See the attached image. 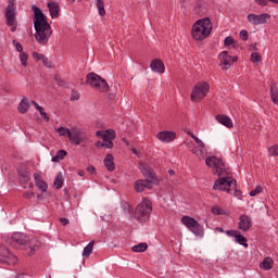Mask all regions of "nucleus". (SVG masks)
<instances>
[{
	"label": "nucleus",
	"instance_id": "nucleus-59",
	"mask_svg": "<svg viewBox=\"0 0 278 278\" xmlns=\"http://www.w3.org/2000/svg\"><path fill=\"white\" fill-rule=\"evenodd\" d=\"M169 175H175V170L168 169Z\"/></svg>",
	"mask_w": 278,
	"mask_h": 278
},
{
	"label": "nucleus",
	"instance_id": "nucleus-12",
	"mask_svg": "<svg viewBox=\"0 0 278 278\" xmlns=\"http://www.w3.org/2000/svg\"><path fill=\"white\" fill-rule=\"evenodd\" d=\"M268 20H270V14L263 13V14H254L250 13L248 14V21L251 23V25H266L268 23Z\"/></svg>",
	"mask_w": 278,
	"mask_h": 278
},
{
	"label": "nucleus",
	"instance_id": "nucleus-5",
	"mask_svg": "<svg viewBox=\"0 0 278 278\" xmlns=\"http://www.w3.org/2000/svg\"><path fill=\"white\" fill-rule=\"evenodd\" d=\"M87 84L94 88V90H98V92H108L110 90V85L99 74L89 73L87 75Z\"/></svg>",
	"mask_w": 278,
	"mask_h": 278
},
{
	"label": "nucleus",
	"instance_id": "nucleus-45",
	"mask_svg": "<svg viewBox=\"0 0 278 278\" xmlns=\"http://www.w3.org/2000/svg\"><path fill=\"white\" fill-rule=\"evenodd\" d=\"M13 46L15 47L18 53H23V45H21V42L13 40Z\"/></svg>",
	"mask_w": 278,
	"mask_h": 278
},
{
	"label": "nucleus",
	"instance_id": "nucleus-17",
	"mask_svg": "<svg viewBox=\"0 0 278 278\" xmlns=\"http://www.w3.org/2000/svg\"><path fill=\"white\" fill-rule=\"evenodd\" d=\"M150 68L153 73H159L160 75L164 74L166 67L164 66V62L160 59H154L150 63Z\"/></svg>",
	"mask_w": 278,
	"mask_h": 278
},
{
	"label": "nucleus",
	"instance_id": "nucleus-10",
	"mask_svg": "<svg viewBox=\"0 0 278 278\" xmlns=\"http://www.w3.org/2000/svg\"><path fill=\"white\" fill-rule=\"evenodd\" d=\"M36 240H29V237L23 232H15L9 239L10 244H18L20 247H25V244H34Z\"/></svg>",
	"mask_w": 278,
	"mask_h": 278
},
{
	"label": "nucleus",
	"instance_id": "nucleus-31",
	"mask_svg": "<svg viewBox=\"0 0 278 278\" xmlns=\"http://www.w3.org/2000/svg\"><path fill=\"white\" fill-rule=\"evenodd\" d=\"M92 249H94V241L89 242L83 251V257H90L92 255Z\"/></svg>",
	"mask_w": 278,
	"mask_h": 278
},
{
	"label": "nucleus",
	"instance_id": "nucleus-3",
	"mask_svg": "<svg viewBox=\"0 0 278 278\" xmlns=\"http://www.w3.org/2000/svg\"><path fill=\"white\" fill-rule=\"evenodd\" d=\"M213 27L214 25L212 24V20H210V17L198 20L191 28L192 38L195 40H205V38L212 34Z\"/></svg>",
	"mask_w": 278,
	"mask_h": 278
},
{
	"label": "nucleus",
	"instance_id": "nucleus-50",
	"mask_svg": "<svg viewBox=\"0 0 278 278\" xmlns=\"http://www.w3.org/2000/svg\"><path fill=\"white\" fill-rule=\"evenodd\" d=\"M226 235H228L230 238H236L238 230H226Z\"/></svg>",
	"mask_w": 278,
	"mask_h": 278
},
{
	"label": "nucleus",
	"instance_id": "nucleus-53",
	"mask_svg": "<svg viewBox=\"0 0 278 278\" xmlns=\"http://www.w3.org/2000/svg\"><path fill=\"white\" fill-rule=\"evenodd\" d=\"M87 173L94 174V173H97V169L94 168V166L89 165V166L87 167Z\"/></svg>",
	"mask_w": 278,
	"mask_h": 278
},
{
	"label": "nucleus",
	"instance_id": "nucleus-16",
	"mask_svg": "<svg viewBox=\"0 0 278 278\" xmlns=\"http://www.w3.org/2000/svg\"><path fill=\"white\" fill-rule=\"evenodd\" d=\"M153 184L151 180L149 179H139L136 180L134 184L135 190L136 192H144V189L147 188L148 190H153Z\"/></svg>",
	"mask_w": 278,
	"mask_h": 278
},
{
	"label": "nucleus",
	"instance_id": "nucleus-28",
	"mask_svg": "<svg viewBox=\"0 0 278 278\" xmlns=\"http://www.w3.org/2000/svg\"><path fill=\"white\" fill-rule=\"evenodd\" d=\"M62 186H64V176H62V173H59L54 179L53 187L55 190H60Z\"/></svg>",
	"mask_w": 278,
	"mask_h": 278
},
{
	"label": "nucleus",
	"instance_id": "nucleus-2",
	"mask_svg": "<svg viewBox=\"0 0 278 278\" xmlns=\"http://www.w3.org/2000/svg\"><path fill=\"white\" fill-rule=\"evenodd\" d=\"M33 11L35 14L34 17V27H35V39L39 45H47L49 38H51V25L47 22V17L42 13L40 8L33 5Z\"/></svg>",
	"mask_w": 278,
	"mask_h": 278
},
{
	"label": "nucleus",
	"instance_id": "nucleus-49",
	"mask_svg": "<svg viewBox=\"0 0 278 278\" xmlns=\"http://www.w3.org/2000/svg\"><path fill=\"white\" fill-rule=\"evenodd\" d=\"M43 66H47V68H51V62L49 61L48 58L43 56V59H41Z\"/></svg>",
	"mask_w": 278,
	"mask_h": 278
},
{
	"label": "nucleus",
	"instance_id": "nucleus-41",
	"mask_svg": "<svg viewBox=\"0 0 278 278\" xmlns=\"http://www.w3.org/2000/svg\"><path fill=\"white\" fill-rule=\"evenodd\" d=\"M207 12V9L205 7L195 5V13L200 16H203Z\"/></svg>",
	"mask_w": 278,
	"mask_h": 278
},
{
	"label": "nucleus",
	"instance_id": "nucleus-33",
	"mask_svg": "<svg viewBox=\"0 0 278 278\" xmlns=\"http://www.w3.org/2000/svg\"><path fill=\"white\" fill-rule=\"evenodd\" d=\"M96 147L97 149H112L114 147V142L97 141Z\"/></svg>",
	"mask_w": 278,
	"mask_h": 278
},
{
	"label": "nucleus",
	"instance_id": "nucleus-7",
	"mask_svg": "<svg viewBox=\"0 0 278 278\" xmlns=\"http://www.w3.org/2000/svg\"><path fill=\"white\" fill-rule=\"evenodd\" d=\"M210 92V84L207 83H198L191 90L190 99L192 103H199L202 99L207 97Z\"/></svg>",
	"mask_w": 278,
	"mask_h": 278
},
{
	"label": "nucleus",
	"instance_id": "nucleus-13",
	"mask_svg": "<svg viewBox=\"0 0 278 278\" xmlns=\"http://www.w3.org/2000/svg\"><path fill=\"white\" fill-rule=\"evenodd\" d=\"M156 138L160 140V142L168 144L169 142L175 141L177 134L173 130H163L156 134Z\"/></svg>",
	"mask_w": 278,
	"mask_h": 278
},
{
	"label": "nucleus",
	"instance_id": "nucleus-15",
	"mask_svg": "<svg viewBox=\"0 0 278 278\" xmlns=\"http://www.w3.org/2000/svg\"><path fill=\"white\" fill-rule=\"evenodd\" d=\"M68 140L73 144H76V147H79V144H81V142H84V135H81V130H79L77 128L70 130Z\"/></svg>",
	"mask_w": 278,
	"mask_h": 278
},
{
	"label": "nucleus",
	"instance_id": "nucleus-29",
	"mask_svg": "<svg viewBox=\"0 0 278 278\" xmlns=\"http://www.w3.org/2000/svg\"><path fill=\"white\" fill-rule=\"evenodd\" d=\"M273 265H274L273 258H270V257H265V258L263 260V262L260 264V267H261L263 270H270V268H273Z\"/></svg>",
	"mask_w": 278,
	"mask_h": 278
},
{
	"label": "nucleus",
	"instance_id": "nucleus-61",
	"mask_svg": "<svg viewBox=\"0 0 278 278\" xmlns=\"http://www.w3.org/2000/svg\"><path fill=\"white\" fill-rule=\"evenodd\" d=\"M68 1V3H74L75 2V0H67Z\"/></svg>",
	"mask_w": 278,
	"mask_h": 278
},
{
	"label": "nucleus",
	"instance_id": "nucleus-34",
	"mask_svg": "<svg viewBox=\"0 0 278 278\" xmlns=\"http://www.w3.org/2000/svg\"><path fill=\"white\" fill-rule=\"evenodd\" d=\"M212 214H215V216H225L226 212L220 207L219 205H214L211 210Z\"/></svg>",
	"mask_w": 278,
	"mask_h": 278
},
{
	"label": "nucleus",
	"instance_id": "nucleus-9",
	"mask_svg": "<svg viewBox=\"0 0 278 278\" xmlns=\"http://www.w3.org/2000/svg\"><path fill=\"white\" fill-rule=\"evenodd\" d=\"M218 60L222 71H229L235 62H238V56L229 55V52L223 51L218 54Z\"/></svg>",
	"mask_w": 278,
	"mask_h": 278
},
{
	"label": "nucleus",
	"instance_id": "nucleus-43",
	"mask_svg": "<svg viewBox=\"0 0 278 278\" xmlns=\"http://www.w3.org/2000/svg\"><path fill=\"white\" fill-rule=\"evenodd\" d=\"M27 60L28 56L25 52L20 53V61L22 62V65L27 66Z\"/></svg>",
	"mask_w": 278,
	"mask_h": 278
},
{
	"label": "nucleus",
	"instance_id": "nucleus-63",
	"mask_svg": "<svg viewBox=\"0 0 278 278\" xmlns=\"http://www.w3.org/2000/svg\"><path fill=\"white\" fill-rule=\"evenodd\" d=\"M78 1H81V0H78Z\"/></svg>",
	"mask_w": 278,
	"mask_h": 278
},
{
	"label": "nucleus",
	"instance_id": "nucleus-8",
	"mask_svg": "<svg viewBox=\"0 0 278 278\" xmlns=\"http://www.w3.org/2000/svg\"><path fill=\"white\" fill-rule=\"evenodd\" d=\"M7 25L11 27V31H16V2L9 0V4L5 9Z\"/></svg>",
	"mask_w": 278,
	"mask_h": 278
},
{
	"label": "nucleus",
	"instance_id": "nucleus-27",
	"mask_svg": "<svg viewBox=\"0 0 278 278\" xmlns=\"http://www.w3.org/2000/svg\"><path fill=\"white\" fill-rule=\"evenodd\" d=\"M270 99L275 105H278V88L277 85H270Z\"/></svg>",
	"mask_w": 278,
	"mask_h": 278
},
{
	"label": "nucleus",
	"instance_id": "nucleus-21",
	"mask_svg": "<svg viewBox=\"0 0 278 278\" xmlns=\"http://www.w3.org/2000/svg\"><path fill=\"white\" fill-rule=\"evenodd\" d=\"M252 219L248 215H241L239 217V229L241 231H247L248 229H251Z\"/></svg>",
	"mask_w": 278,
	"mask_h": 278
},
{
	"label": "nucleus",
	"instance_id": "nucleus-1",
	"mask_svg": "<svg viewBox=\"0 0 278 278\" xmlns=\"http://www.w3.org/2000/svg\"><path fill=\"white\" fill-rule=\"evenodd\" d=\"M205 164L213 169L215 175H218V179L214 182V190L224 192H231L236 188V180L231 177V174L225 167L223 160L216 156H208L205 159Z\"/></svg>",
	"mask_w": 278,
	"mask_h": 278
},
{
	"label": "nucleus",
	"instance_id": "nucleus-42",
	"mask_svg": "<svg viewBox=\"0 0 278 278\" xmlns=\"http://www.w3.org/2000/svg\"><path fill=\"white\" fill-rule=\"evenodd\" d=\"M264 189L262 186L256 187L254 190L250 191V197H257V194H262Z\"/></svg>",
	"mask_w": 278,
	"mask_h": 278
},
{
	"label": "nucleus",
	"instance_id": "nucleus-22",
	"mask_svg": "<svg viewBox=\"0 0 278 278\" xmlns=\"http://www.w3.org/2000/svg\"><path fill=\"white\" fill-rule=\"evenodd\" d=\"M141 173H142L143 177H146L148 179H151L150 181L152 184H154L155 186H157V184H160V180L157 179V176L149 167H142Z\"/></svg>",
	"mask_w": 278,
	"mask_h": 278
},
{
	"label": "nucleus",
	"instance_id": "nucleus-48",
	"mask_svg": "<svg viewBox=\"0 0 278 278\" xmlns=\"http://www.w3.org/2000/svg\"><path fill=\"white\" fill-rule=\"evenodd\" d=\"M240 38L243 39L244 41L249 40V31L247 30H241L239 34Z\"/></svg>",
	"mask_w": 278,
	"mask_h": 278
},
{
	"label": "nucleus",
	"instance_id": "nucleus-6",
	"mask_svg": "<svg viewBox=\"0 0 278 278\" xmlns=\"http://www.w3.org/2000/svg\"><path fill=\"white\" fill-rule=\"evenodd\" d=\"M181 223L191 231L192 235L197 236L198 238H203L205 236V230L203 229V226L197 222V219L190 217V216H182Z\"/></svg>",
	"mask_w": 278,
	"mask_h": 278
},
{
	"label": "nucleus",
	"instance_id": "nucleus-46",
	"mask_svg": "<svg viewBox=\"0 0 278 278\" xmlns=\"http://www.w3.org/2000/svg\"><path fill=\"white\" fill-rule=\"evenodd\" d=\"M33 58H34V60H36V62H38L40 60H45V54L38 53V52H33Z\"/></svg>",
	"mask_w": 278,
	"mask_h": 278
},
{
	"label": "nucleus",
	"instance_id": "nucleus-36",
	"mask_svg": "<svg viewBox=\"0 0 278 278\" xmlns=\"http://www.w3.org/2000/svg\"><path fill=\"white\" fill-rule=\"evenodd\" d=\"M97 8L100 16H105V4L103 0H97Z\"/></svg>",
	"mask_w": 278,
	"mask_h": 278
},
{
	"label": "nucleus",
	"instance_id": "nucleus-39",
	"mask_svg": "<svg viewBox=\"0 0 278 278\" xmlns=\"http://www.w3.org/2000/svg\"><path fill=\"white\" fill-rule=\"evenodd\" d=\"M250 60H251V62H253V64H260V62H262V55H260V53H257V52H253L251 54Z\"/></svg>",
	"mask_w": 278,
	"mask_h": 278
},
{
	"label": "nucleus",
	"instance_id": "nucleus-35",
	"mask_svg": "<svg viewBox=\"0 0 278 278\" xmlns=\"http://www.w3.org/2000/svg\"><path fill=\"white\" fill-rule=\"evenodd\" d=\"M224 45L225 47H228V49H233V47H236V40L233 39V37L228 36L225 38Z\"/></svg>",
	"mask_w": 278,
	"mask_h": 278
},
{
	"label": "nucleus",
	"instance_id": "nucleus-55",
	"mask_svg": "<svg viewBox=\"0 0 278 278\" xmlns=\"http://www.w3.org/2000/svg\"><path fill=\"white\" fill-rule=\"evenodd\" d=\"M258 5H267L266 0H255Z\"/></svg>",
	"mask_w": 278,
	"mask_h": 278
},
{
	"label": "nucleus",
	"instance_id": "nucleus-23",
	"mask_svg": "<svg viewBox=\"0 0 278 278\" xmlns=\"http://www.w3.org/2000/svg\"><path fill=\"white\" fill-rule=\"evenodd\" d=\"M48 9L51 15V18H58L60 16V3L55 1L48 2Z\"/></svg>",
	"mask_w": 278,
	"mask_h": 278
},
{
	"label": "nucleus",
	"instance_id": "nucleus-52",
	"mask_svg": "<svg viewBox=\"0 0 278 278\" xmlns=\"http://www.w3.org/2000/svg\"><path fill=\"white\" fill-rule=\"evenodd\" d=\"M60 223L63 225V227H66V225H68L70 222L68 218L61 217Z\"/></svg>",
	"mask_w": 278,
	"mask_h": 278
},
{
	"label": "nucleus",
	"instance_id": "nucleus-57",
	"mask_svg": "<svg viewBox=\"0 0 278 278\" xmlns=\"http://www.w3.org/2000/svg\"><path fill=\"white\" fill-rule=\"evenodd\" d=\"M216 231H219V233H225V229L220 228V227H217L215 228Z\"/></svg>",
	"mask_w": 278,
	"mask_h": 278
},
{
	"label": "nucleus",
	"instance_id": "nucleus-37",
	"mask_svg": "<svg viewBox=\"0 0 278 278\" xmlns=\"http://www.w3.org/2000/svg\"><path fill=\"white\" fill-rule=\"evenodd\" d=\"M236 242H238V244H241L242 247H249V244H247V239L244 236H242L240 232H237V236L235 237Z\"/></svg>",
	"mask_w": 278,
	"mask_h": 278
},
{
	"label": "nucleus",
	"instance_id": "nucleus-4",
	"mask_svg": "<svg viewBox=\"0 0 278 278\" xmlns=\"http://www.w3.org/2000/svg\"><path fill=\"white\" fill-rule=\"evenodd\" d=\"M152 212L153 205L151 204V200L143 198L141 203L135 208L134 218L138 220V223H148Z\"/></svg>",
	"mask_w": 278,
	"mask_h": 278
},
{
	"label": "nucleus",
	"instance_id": "nucleus-51",
	"mask_svg": "<svg viewBox=\"0 0 278 278\" xmlns=\"http://www.w3.org/2000/svg\"><path fill=\"white\" fill-rule=\"evenodd\" d=\"M71 101H79V93L73 91L71 96Z\"/></svg>",
	"mask_w": 278,
	"mask_h": 278
},
{
	"label": "nucleus",
	"instance_id": "nucleus-26",
	"mask_svg": "<svg viewBox=\"0 0 278 278\" xmlns=\"http://www.w3.org/2000/svg\"><path fill=\"white\" fill-rule=\"evenodd\" d=\"M31 104L35 106L36 110H38L40 116L43 118V121H46V123H49V121H51L49 115H47V112H45V109L40 106L38 102L33 101Z\"/></svg>",
	"mask_w": 278,
	"mask_h": 278
},
{
	"label": "nucleus",
	"instance_id": "nucleus-30",
	"mask_svg": "<svg viewBox=\"0 0 278 278\" xmlns=\"http://www.w3.org/2000/svg\"><path fill=\"white\" fill-rule=\"evenodd\" d=\"M147 249H149V244H147V242H142L137 245H134L131 248V251L134 253H144V251H147Z\"/></svg>",
	"mask_w": 278,
	"mask_h": 278
},
{
	"label": "nucleus",
	"instance_id": "nucleus-38",
	"mask_svg": "<svg viewBox=\"0 0 278 278\" xmlns=\"http://www.w3.org/2000/svg\"><path fill=\"white\" fill-rule=\"evenodd\" d=\"M56 132L59 134V136H64L65 138H68L71 136V129L66 127H59L56 129Z\"/></svg>",
	"mask_w": 278,
	"mask_h": 278
},
{
	"label": "nucleus",
	"instance_id": "nucleus-24",
	"mask_svg": "<svg viewBox=\"0 0 278 278\" xmlns=\"http://www.w3.org/2000/svg\"><path fill=\"white\" fill-rule=\"evenodd\" d=\"M103 163H104L105 168L110 173H112L116 168V166L114 165V155H112V154H106L103 160Z\"/></svg>",
	"mask_w": 278,
	"mask_h": 278
},
{
	"label": "nucleus",
	"instance_id": "nucleus-20",
	"mask_svg": "<svg viewBox=\"0 0 278 278\" xmlns=\"http://www.w3.org/2000/svg\"><path fill=\"white\" fill-rule=\"evenodd\" d=\"M215 119L217 123H219V125H224V127H227L228 129L233 128V121H231L230 117L225 114L216 115Z\"/></svg>",
	"mask_w": 278,
	"mask_h": 278
},
{
	"label": "nucleus",
	"instance_id": "nucleus-54",
	"mask_svg": "<svg viewBox=\"0 0 278 278\" xmlns=\"http://www.w3.org/2000/svg\"><path fill=\"white\" fill-rule=\"evenodd\" d=\"M31 197H34V192H33V191H26V192L24 193V198H25V199H31Z\"/></svg>",
	"mask_w": 278,
	"mask_h": 278
},
{
	"label": "nucleus",
	"instance_id": "nucleus-25",
	"mask_svg": "<svg viewBox=\"0 0 278 278\" xmlns=\"http://www.w3.org/2000/svg\"><path fill=\"white\" fill-rule=\"evenodd\" d=\"M17 110L20 114H26L27 110H29V99L23 98L17 106Z\"/></svg>",
	"mask_w": 278,
	"mask_h": 278
},
{
	"label": "nucleus",
	"instance_id": "nucleus-47",
	"mask_svg": "<svg viewBox=\"0 0 278 278\" xmlns=\"http://www.w3.org/2000/svg\"><path fill=\"white\" fill-rule=\"evenodd\" d=\"M40 247V243L37 242L35 245H30L29 247V252L28 255H34V253H36V250Z\"/></svg>",
	"mask_w": 278,
	"mask_h": 278
},
{
	"label": "nucleus",
	"instance_id": "nucleus-58",
	"mask_svg": "<svg viewBox=\"0 0 278 278\" xmlns=\"http://www.w3.org/2000/svg\"><path fill=\"white\" fill-rule=\"evenodd\" d=\"M123 140H124L125 144H127V147H129V140H127V139H123Z\"/></svg>",
	"mask_w": 278,
	"mask_h": 278
},
{
	"label": "nucleus",
	"instance_id": "nucleus-14",
	"mask_svg": "<svg viewBox=\"0 0 278 278\" xmlns=\"http://www.w3.org/2000/svg\"><path fill=\"white\" fill-rule=\"evenodd\" d=\"M96 136L101 138L104 142H113L116 138V131L114 129L98 130Z\"/></svg>",
	"mask_w": 278,
	"mask_h": 278
},
{
	"label": "nucleus",
	"instance_id": "nucleus-11",
	"mask_svg": "<svg viewBox=\"0 0 278 278\" xmlns=\"http://www.w3.org/2000/svg\"><path fill=\"white\" fill-rule=\"evenodd\" d=\"M0 262L2 264H9V266H12L18 262V258H16V255L10 252V250L7 248L0 247Z\"/></svg>",
	"mask_w": 278,
	"mask_h": 278
},
{
	"label": "nucleus",
	"instance_id": "nucleus-44",
	"mask_svg": "<svg viewBox=\"0 0 278 278\" xmlns=\"http://www.w3.org/2000/svg\"><path fill=\"white\" fill-rule=\"evenodd\" d=\"M269 155H274L278 157V146H273L268 149Z\"/></svg>",
	"mask_w": 278,
	"mask_h": 278
},
{
	"label": "nucleus",
	"instance_id": "nucleus-56",
	"mask_svg": "<svg viewBox=\"0 0 278 278\" xmlns=\"http://www.w3.org/2000/svg\"><path fill=\"white\" fill-rule=\"evenodd\" d=\"M77 175H78L79 177H84V175H86V172H84V169H79V170L77 172Z\"/></svg>",
	"mask_w": 278,
	"mask_h": 278
},
{
	"label": "nucleus",
	"instance_id": "nucleus-40",
	"mask_svg": "<svg viewBox=\"0 0 278 278\" xmlns=\"http://www.w3.org/2000/svg\"><path fill=\"white\" fill-rule=\"evenodd\" d=\"M190 137L192 138V140H194V142L198 144V147H200V149H205V143L203 142V140H201L194 134H190Z\"/></svg>",
	"mask_w": 278,
	"mask_h": 278
},
{
	"label": "nucleus",
	"instance_id": "nucleus-19",
	"mask_svg": "<svg viewBox=\"0 0 278 278\" xmlns=\"http://www.w3.org/2000/svg\"><path fill=\"white\" fill-rule=\"evenodd\" d=\"M187 147L190 149L191 153L198 157V160H205V155H207L205 148L192 147V143H187Z\"/></svg>",
	"mask_w": 278,
	"mask_h": 278
},
{
	"label": "nucleus",
	"instance_id": "nucleus-60",
	"mask_svg": "<svg viewBox=\"0 0 278 278\" xmlns=\"http://www.w3.org/2000/svg\"><path fill=\"white\" fill-rule=\"evenodd\" d=\"M270 1L271 3H278V0H268Z\"/></svg>",
	"mask_w": 278,
	"mask_h": 278
},
{
	"label": "nucleus",
	"instance_id": "nucleus-32",
	"mask_svg": "<svg viewBox=\"0 0 278 278\" xmlns=\"http://www.w3.org/2000/svg\"><path fill=\"white\" fill-rule=\"evenodd\" d=\"M66 155H68V152H66V150H59L56 152V155L52 156L51 162H61V160H64Z\"/></svg>",
	"mask_w": 278,
	"mask_h": 278
},
{
	"label": "nucleus",
	"instance_id": "nucleus-18",
	"mask_svg": "<svg viewBox=\"0 0 278 278\" xmlns=\"http://www.w3.org/2000/svg\"><path fill=\"white\" fill-rule=\"evenodd\" d=\"M34 179H35V186L40 190V192H47L49 190V185L47 181L42 179V176L38 173L34 174Z\"/></svg>",
	"mask_w": 278,
	"mask_h": 278
},
{
	"label": "nucleus",
	"instance_id": "nucleus-62",
	"mask_svg": "<svg viewBox=\"0 0 278 278\" xmlns=\"http://www.w3.org/2000/svg\"><path fill=\"white\" fill-rule=\"evenodd\" d=\"M132 153H135V155H136L138 152L136 151V149H132Z\"/></svg>",
	"mask_w": 278,
	"mask_h": 278
}]
</instances>
